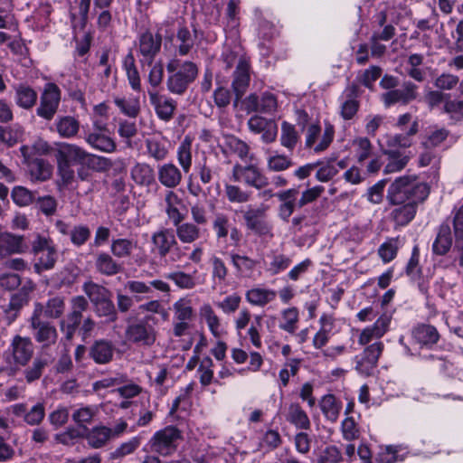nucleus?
Listing matches in <instances>:
<instances>
[{"label":"nucleus","instance_id":"nucleus-35","mask_svg":"<svg viewBox=\"0 0 463 463\" xmlns=\"http://www.w3.org/2000/svg\"><path fill=\"white\" fill-rule=\"evenodd\" d=\"M33 289V286L30 283L29 286H24L19 292L12 296L7 310L8 324L16 318L19 310L28 303L29 293Z\"/></svg>","mask_w":463,"mask_h":463},{"label":"nucleus","instance_id":"nucleus-17","mask_svg":"<svg viewBox=\"0 0 463 463\" xmlns=\"http://www.w3.org/2000/svg\"><path fill=\"white\" fill-rule=\"evenodd\" d=\"M392 316L388 313L381 315L377 320L369 326L364 328L359 335L358 344L365 345L374 339H380L389 330Z\"/></svg>","mask_w":463,"mask_h":463},{"label":"nucleus","instance_id":"nucleus-63","mask_svg":"<svg viewBox=\"0 0 463 463\" xmlns=\"http://www.w3.org/2000/svg\"><path fill=\"white\" fill-rule=\"evenodd\" d=\"M399 239L390 238L378 248V255L384 263L392 261L397 255Z\"/></svg>","mask_w":463,"mask_h":463},{"label":"nucleus","instance_id":"nucleus-21","mask_svg":"<svg viewBox=\"0 0 463 463\" xmlns=\"http://www.w3.org/2000/svg\"><path fill=\"white\" fill-rule=\"evenodd\" d=\"M199 316L201 320L207 325L209 331L214 338L222 339L227 334L221 318L209 303H204L200 307Z\"/></svg>","mask_w":463,"mask_h":463},{"label":"nucleus","instance_id":"nucleus-47","mask_svg":"<svg viewBox=\"0 0 463 463\" xmlns=\"http://www.w3.org/2000/svg\"><path fill=\"white\" fill-rule=\"evenodd\" d=\"M195 38V34H193L187 27H179L175 37L177 53L181 56L187 55L194 47Z\"/></svg>","mask_w":463,"mask_h":463},{"label":"nucleus","instance_id":"nucleus-39","mask_svg":"<svg viewBox=\"0 0 463 463\" xmlns=\"http://www.w3.org/2000/svg\"><path fill=\"white\" fill-rule=\"evenodd\" d=\"M131 179L140 186H150L155 183V172L146 163H137L130 170Z\"/></svg>","mask_w":463,"mask_h":463},{"label":"nucleus","instance_id":"nucleus-24","mask_svg":"<svg viewBox=\"0 0 463 463\" xmlns=\"http://www.w3.org/2000/svg\"><path fill=\"white\" fill-rule=\"evenodd\" d=\"M285 420L297 430H308L311 428L310 419L298 402L288 404L285 411Z\"/></svg>","mask_w":463,"mask_h":463},{"label":"nucleus","instance_id":"nucleus-25","mask_svg":"<svg viewBox=\"0 0 463 463\" xmlns=\"http://www.w3.org/2000/svg\"><path fill=\"white\" fill-rule=\"evenodd\" d=\"M298 194L297 188L287 189L276 194L277 198L281 202L279 207V216L281 220L288 222L295 209L298 208Z\"/></svg>","mask_w":463,"mask_h":463},{"label":"nucleus","instance_id":"nucleus-40","mask_svg":"<svg viewBox=\"0 0 463 463\" xmlns=\"http://www.w3.org/2000/svg\"><path fill=\"white\" fill-rule=\"evenodd\" d=\"M175 227V237L184 244H191L201 237V229L193 222H179L173 224Z\"/></svg>","mask_w":463,"mask_h":463},{"label":"nucleus","instance_id":"nucleus-1","mask_svg":"<svg viewBox=\"0 0 463 463\" xmlns=\"http://www.w3.org/2000/svg\"><path fill=\"white\" fill-rule=\"evenodd\" d=\"M430 194V186L416 175L396 178L387 190V200L391 204H401L409 201L423 203Z\"/></svg>","mask_w":463,"mask_h":463},{"label":"nucleus","instance_id":"nucleus-46","mask_svg":"<svg viewBox=\"0 0 463 463\" xmlns=\"http://www.w3.org/2000/svg\"><path fill=\"white\" fill-rule=\"evenodd\" d=\"M30 176L33 181L44 182L52 175V166L46 160L36 158L29 164Z\"/></svg>","mask_w":463,"mask_h":463},{"label":"nucleus","instance_id":"nucleus-22","mask_svg":"<svg viewBox=\"0 0 463 463\" xmlns=\"http://www.w3.org/2000/svg\"><path fill=\"white\" fill-rule=\"evenodd\" d=\"M23 235H16L11 232H0V260L12 254H20L26 250Z\"/></svg>","mask_w":463,"mask_h":463},{"label":"nucleus","instance_id":"nucleus-3","mask_svg":"<svg viewBox=\"0 0 463 463\" xmlns=\"http://www.w3.org/2000/svg\"><path fill=\"white\" fill-rule=\"evenodd\" d=\"M34 346L31 338L14 335L10 345L4 353L5 361L10 367L0 368V372L6 371L8 375H13L20 367H24L33 358Z\"/></svg>","mask_w":463,"mask_h":463},{"label":"nucleus","instance_id":"nucleus-58","mask_svg":"<svg viewBox=\"0 0 463 463\" xmlns=\"http://www.w3.org/2000/svg\"><path fill=\"white\" fill-rule=\"evenodd\" d=\"M298 141V134L294 125L283 121L281 124L280 144L289 151L294 150Z\"/></svg>","mask_w":463,"mask_h":463},{"label":"nucleus","instance_id":"nucleus-36","mask_svg":"<svg viewBox=\"0 0 463 463\" xmlns=\"http://www.w3.org/2000/svg\"><path fill=\"white\" fill-rule=\"evenodd\" d=\"M89 156L90 154L80 146L74 144L63 143L57 151L56 160H65L66 162L72 160L83 163Z\"/></svg>","mask_w":463,"mask_h":463},{"label":"nucleus","instance_id":"nucleus-33","mask_svg":"<svg viewBox=\"0 0 463 463\" xmlns=\"http://www.w3.org/2000/svg\"><path fill=\"white\" fill-rule=\"evenodd\" d=\"M38 99L35 90L27 84H18L14 87L15 104L25 110L33 109Z\"/></svg>","mask_w":463,"mask_h":463},{"label":"nucleus","instance_id":"nucleus-50","mask_svg":"<svg viewBox=\"0 0 463 463\" xmlns=\"http://www.w3.org/2000/svg\"><path fill=\"white\" fill-rule=\"evenodd\" d=\"M137 247V241L126 238H118L111 241L110 251L119 259L128 258Z\"/></svg>","mask_w":463,"mask_h":463},{"label":"nucleus","instance_id":"nucleus-18","mask_svg":"<svg viewBox=\"0 0 463 463\" xmlns=\"http://www.w3.org/2000/svg\"><path fill=\"white\" fill-rule=\"evenodd\" d=\"M383 350V344L382 342H375L367 346L362 354L360 360L357 361L355 369L364 375L372 374L373 369L376 367L379 357Z\"/></svg>","mask_w":463,"mask_h":463},{"label":"nucleus","instance_id":"nucleus-8","mask_svg":"<svg viewBox=\"0 0 463 463\" xmlns=\"http://www.w3.org/2000/svg\"><path fill=\"white\" fill-rule=\"evenodd\" d=\"M232 178L236 182H241L257 190H261L269 185V178L255 164H235L232 167Z\"/></svg>","mask_w":463,"mask_h":463},{"label":"nucleus","instance_id":"nucleus-5","mask_svg":"<svg viewBox=\"0 0 463 463\" xmlns=\"http://www.w3.org/2000/svg\"><path fill=\"white\" fill-rule=\"evenodd\" d=\"M43 313V305L39 302L35 303L33 312L30 317V326L34 339L43 346H50L56 342L58 334L55 326L41 319Z\"/></svg>","mask_w":463,"mask_h":463},{"label":"nucleus","instance_id":"nucleus-45","mask_svg":"<svg viewBox=\"0 0 463 463\" xmlns=\"http://www.w3.org/2000/svg\"><path fill=\"white\" fill-rule=\"evenodd\" d=\"M98 272L105 276H113L121 271L122 268L112 256L107 252H99L95 260Z\"/></svg>","mask_w":463,"mask_h":463},{"label":"nucleus","instance_id":"nucleus-62","mask_svg":"<svg viewBox=\"0 0 463 463\" xmlns=\"http://www.w3.org/2000/svg\"><path fill=\"white\" fill-rule=\"evenodd\" d=\"M165 278L172 280L181 289H192L197 283L194 277L184 271H174L165 275Z\"/></svg>","mask_w":463,"mask_h":463},{"label":"nucleus","instance_id":"nucleus-44","mask_svg":"<svg viewBox=\"0 0 463 463\" xmlns=\"http://www.w3.org/2000/svg\"><path fill=\"white\" fill-rule=\"evenodd\" d=\"M412 335L419 344L427 346L436 344L439 339L436 327L426 324L417 326L412 331Z\"/></svg>","mask_w":463,"mask_h":463},{"label":"nucleus","instance_id":"nucleus-29","mask_svg":"<svg viewBox=\"0 0 463 463\" xmlns=\"http://www.w3.org/2000/svg\"><path fill=\"white\" fill-rule=\"evenodd\" d=\"M318 405L326 420L335 422L338 420L343 404L334 394L323 395L318 402Z\"/></svg>","mask_w":463,"mask_h":463},{"label":"nucleus","instance_id":"nucleus-53","mask_svg":"<svg viewBox=\"0 0 463 463\" xmlns=\"http://www.w3.org/2000/svg\"><path fill=\"white\" fill-rule=\"evenodd\" d=\"M114 103L128 117L136 118L140 111L139 98L136 96L116 97Z\"/></svg>","mask_w":463,"mask_h":463},{"label":"nucleus","instance_id":"nucleus-20","mask_svg":"<svg viewBox=\"0 0 463 463\" xmlns=\"http://www.w3.org/2000/svg\"><path fill=\"white\" fill-rule=\"evenodd\" d=\"M183 170L173 162H167L157 165L158 182L167 190H174L183 180Z\"/></svg>","mask_w":463,"mask_h":463},{"label":"nucleus","instance_id":"nucleus-51","mask_svg":"<svg viewBox=\"0 0 463 463\" xmlns=\"http://www.w3.org/2000/svg\"><path fill=\"white\" fill-rule=\"evenodd\" d=\"M231 261L234 269L241 274L249 276L250 275L257 265L259 260L251 259L247 255H241L239 253H231Z\"/></svg>","mask_w":463,"mask_h":463},{"label":"nucleus","instance_id":"nucleus-59","mask_svg":"<svg viewBox=\"0 0 463 463\" xmlns=\"http://www.w3.org/2000/svg\"><path fill=\"white\" fill-rule=\"evenodd\" d=\"M141 444V438L138 436L132 437L128 440L121 443L113 451L110 452L111 459H120L124 457L134 453Z\"/></svg>","mask_w":463,"mask_h":463},{"label":"nucleus","instance_id":"nucleus-9","mask_svg":"<svg viewBox=\"0 0 463 463\" xmlns=\"http://www.w3.org/2000/svg\"><path fill=\"white\" fill-rule=\"evenodd\" d=\"M335 137V128L330 123H326L323 134L318 124H309L306 129L305 146L313 149L315 153H320L327 149Z\"/></svg>","mask_w":463,"mask_h":463},{"label":"nucleus","instance_id":"nucleus-13","mask_svg":"<svg viewBox=\"0 0 463 463\" xmlns=\"http://www.w3.org/2000/svg\"><path fill=\"white\" fill-rule=\"evenodd\" d=\"M267 207L261 205L258 208L248 206L243 213V220L248 230L259 236L272 237V225L265 220Z\"/></svg>","mask_w":463,"mask_h":463},{"label":"nucleus","instance_id":"nucleus-55","mask_svg":"<svg viewBox=\"0 0 463 463\" xmlns=\"http://www.w3.org/2000/svg\"><path fill=\"white\" fill-rule=\"evenodd\" d=\"M174 320L192 322L194 308L191 299L181 298L173 304Z\"/></svg>","mask_w":463,"mask_h":463},{"label":"nucleus","instance_id":"nucleus-60","mask_svg":"<svg viewBox=\"0 0 463 463\" xmlns=\"http://www.w3.org/2000/svg\"><path fill=\"white\" fill-rule=\"evenodd\" d=\"M343 439L347 441L358 439L361 434L360 427L354 416H346L341 423Z\"/></svg>","mask_w":463,"mask_h":463},{"label":"nucleus","instance_id":"nucleus-27","mask_svg":"<svg viewBox=\"0 0 463 463\" xmlns=\"http://www.w3.org/2000/svg\"><path fill=\"white\" fill-rule=\"evenodd\" d=\"M419 203L409 201L401 204H392L395 207L390 213L391 220L398 226L407 225L415 217Z\"/></svg>","mask_w":463,"mask_h":463},{"label":"nucleus","instance_id":"nucleus-52","mask_svg":"<svg viewBox=\"0 0 463 463\" xmlns=\"http://www.w3.org/2000/svg\"><path fill=\"white\" fill-rule=\"evenodd\" d=\"M299 321V312L296 307L285 308L281 311L279 328L288 334H295Z\"/></svg>","mask_w":463,"mask_h":463},{"label":"nucleus","instance_id":"nucleus-56","mask_svg":"<svg viewBox=\"0 0 463 463\" xmlns=\"http://www.w3.org/2000/svg\"><path fill=\"white\" fill-rule=\"evenodd\" d=\"M418 132V121L413 120L406 134L388 136L387 146L389 147H409L411 145V137Z\"/></svg>","mask_w":463,"mask_h":463},{"label":"nucleus","instance_id":"nucleus-26","mask_svg":"<svg viewBox=\"0 0 463 463\" xmlns=\"http://www.w3.org/2000/svg\"><path fill=\"white\" fill-rule=\"evenodd\" d=\"M114 345L105 339L96 340L90 347L89 355L98 364H106L112 361Z\"/></svg>","mask_w":463,"mask_h":463},{"label":"nucleus","instance_id":"nucleus-14","mask_svg":"<svg viewBox=\"0 0 463 463\" xmlns=\"http://www.w3.org/2000/svg\"><path fill=\"white\" fill-rule=\"evenodd\" d=\"M359 87L353 83L348 85L338 99V113L345 121H351L356 117L359 108Z\"/></svg>","mask_w":463,"mask_h":463},{"label":"nucleus","instance_id":"nucleus-48","mask_svg":"<svg viewBox=\"0 0 463 463\" xmlns=\"http://www.w3.org/2000/svg\"><path fill=\"white\" fill-rule=\"evenodd\" d=\"M24 134V129L19 124H13L6 127L0 125V143L5 145L7 147H12L20 142Z\"/></svg>","mask_w":463,"mask_h":463},{"label":"nucleus","instance_id":"nucleus-11","mask_svg":"<svg viewBox=\"0 0 463 463\" xmlns=\"http://www.w3.org/2000/svg\"><path fill=\"white\" fill-rule=\"evenodd\" d=\"M162 46V35L159 33H154L149 30L138 34L136 41V47L141 56V62L151 65L160 52Z\"/></svg>","mask_w":463,"mask_h":463},{"label":"nucleus","instance_id":"nucleus-30","mask_svg":"<svg viewBox=\"0 0 463 463\" xmlns=\"http://www.w3.org/2000/svg\"><path fill=\"white\" fill-rule=\"evenodd\" d=\"M452 247L451 229L448 222L439 225L437 236L432 243V251L435 255L444 256Z\"/></svg>","mask_w":463,"mask_h":463},{"label":"nucleus","instance_id":"nucleus-57","mask_svg":"<svg viewBox=\"0 0 463 463\" xmlns=\"http://www.w3.org/2000/svg\"><path fill=\"white\" fill-rule=\"evenodd\" d=\"M82 290L88 296L93 306L102 301L109 296H111L110 291L107 288L92 281L85 282L82 286Z\"/></svg>","mask_w":463,"mask_h":463},{"label":"nucleus","instance_id":"nucleus-4","mask_svg":"<svg viewBox=\"0 0 463 463\" xmlns=\"http://www.w3.org/2000/svg\"><path fill=\"white\" fill-rule=\"evenodd\" d=\"M152 250L160 258L171 253L172 261H180L185 255V247H181L172 229L161 228L151 236Z\"/></svg>","mask_w":463,"mask_h":463},{"label":"nucleus","instance_id":"nucleus-54","mask_svg":"<svg viewBox=\"0 0 463 463\" xmlns=\"http://www.w3.org/2000/svg\"><path fill=\"white\" fill-rule=\"evenodd\" d=\"M38 258L33 264L34 271L41 274L43 271L52 269L58 260L57 248L49 250L47 251L40 252Z\"/></svg>","mask_w":463,"mask_h":463},{"label":"nucleus","instance_id":"nucleus-34","mask_svg":"<svg viewBox=\"0 0 463 463\" xmlns=\"http://www.w3.org/2000/svg\"><path fill=\"white\" fill-rule=\"evenodd\" d=\"M248 71L249 68L247 62L240 59L232 81V89L236 94L235 105L248 88L250 82V74Z\"/></svg>","mask_w":463,"mask_h":463},{"label":"nucleus","instance_id":"nucleus-15","mask_svg":"<svg viewBox=\"0 0 463 463\" xmlns=\"http://www.w3.org/2000/svg\"><path fill=\"white\" fill-rule=\"evenodd\" d=\"M417 86L411 82H404L401 89H394L384 92L381 96V100L386 108L400 103L407 105L417 98Z\"/></svg>","mask_w":463,"mask_h":463},{"label":"nucleus","instance_id":"nucleus-16","mask_svg":"<svg viewBox=\"0 0 463 463\" xmlns=\"http://www.w3.org/2000/svg\"><path fill=\"white\" fill-rule=\"evenodd\" d=\"M247 125L250 132L261 134L263 143L269 144L277 138L278 126L274 120L255 115L249 118Z\"/></svg>","mask_w":463,"mask_h":463},{"label":"nucleus","instance_id":"nucleus-12","mask_svg":"<svg viewBox=\"0 0 463 463\" xmlns=\"http://www.w3.org/2000/svg\"><path fill=\"white\" fill-rule=\"evenodd\" d=\"M89 307V302L83 296L73 297L71 300V312L61 320L60 326L67 340L72 339L79 326L82 313Z\"/></svg>","mask_w":463,"mask_h":463},{"label":"nucleus","instance_id":"nucleus-23","mask_svg":"<svg viewBox=\"0 0 463 463\" xmlns=\"http://www.w3.org/2000/svg\"><path fill=\"white\" fill-rule=\"evenodd\" d=\"M151 105L154 107L157 117L165 121H169L175 113V101L164 95H160L155 90H148Z\"/></svg>","mask_w":463,"mask_h":463},{"label":"nucleus","instance_id":"nucleus-6","mask_svg":"<svg viewBox=\"0 0 463 463\" xmlns=\"http://www.w3.org/2000/svg\"><path fill=\"white\" fill-rule=\"evenodd\" d=\"M61 100V91L53 82H48L44 85L40 95V102L36 108V115L47 121L53 119L58 112Z\"/></svg>","mask_w":463,"mask_h":463},{"label":"nucleus","instance_id":"nucleus-10","mask_svg":"<svg viewBox=\"0 0 463 463\" xmlns=\"http://www.w3.org/2000/svg\"><path fill=\"white\" fill-rule=\"evenodd\" d=\"M181 439V432L173 426L156 431L150 439L151 449L161 456L173 454Z\"/></svg>","mask_w":463,"mask_h":463},{"label":"nucleus","instance_id":"nucleus-28","mask_svg":"<svg viewBox=\"0 0 463 463\" xmlns=\"http://www.w3.org/2000/svg\"><path fill=\"white\" fill-rule=\"evenodd\" d=\"M183 200L174 190H166L165 194V211L172 224L182 222L185 216L181 213L179 206Z\"/></svg>","mask_w":463,"mask_h":463},{"label":"nucleus","instance_id":"nucleus-42","mask_svg":"<svg viewBox=\"0 0 463 463\" xmlns=\"http://www.w3.org/2000/svg\"><path fill=\"white\" fill-rule=\"evenodd\" d=\"M54 125L57 133L62 138L74 137L80 130V122L72 116L58 117Z\"/></svg>","mask_w":463,"mask_h":463},{"label":"nucleus","instance_id":"nucleus-41","mask_svg":"<svg viewBox=\"0 0 463 463\" xmlns=\"http://www.w3.org/2000/svg\"><path fill=\"white\" fill-rule=\"evenodd\" d=\"M193 137L185 136L176 150L177 162L184 174L190 172L193 164L192 156Z\"/></svg>","mask_w":463,"mask_h":463},{"label":"nucleus","instance_id":"nucleus-2","mask_svg":"<svg viewBox=\"0 0 463 463\" xmlns=\"http://www.w3.org/2000/svg\"><path fill=\"white\" fill-rule=\"evenodd\" d=\"M167 89L175 94H183L198 75L197 65L190 61L171 59L166 65Z\"/></svg>","mask_w":463,"mask_h":463},{"label":"nucleus","instance_id":"nucleus-61","mask_svg":"<svg viewBox=\"0 0 463 463\" xmlns=\"http://www.w3.org/2000/svg\"><path fill=\"white\" fill-rule=\"evenodd\" d=\"M353 146L354 147L357 162L360 164L364 162L372 155L373 145L367 137H356L353 140Z\"/></svg>","mask_w":463,"mask_h":463},{"label":"nucleus","instance_id":"nucleus-49","mask_svg":"<svg viewBox=\"0 0 463 463\" xmlns=\"http://www.w3.org/2000/svg\"><path fill=\"white\" fill-rule=\"evenodd\" d=\"M88 444L94 449H99L111 439L109 428L97 426L90 430L86 434Z\"/></svg>","mask_w":463,"mask_h":463},{"label":"nucleus","instance_id":"nucleus-19","mask_svg":"<svg viewBox=\"0 0 463 463\" xmlns=\"http://www.w3.org/2000/svg\"><path fill=\"white\" fill-rule=\"evenodd\" d=\"M261 263L265 271L270 276H276L286 269L292 263L290 256L279 252L278 250H269L266 257L261 260Z\"/></svg>","mask_w":463,"mask_h":463},{"label":"nucleus","instance_id":"nucleus-64","mask_svg":"<svg viewBox=\"0 0 463 463\" xmlns=\"http://www.w3.org/2000/svg\"><path fill=\"white\" fill-rule=\"evenodd\" d=\"M344 461L342 450L336 445H328L323 449L317 458V463H341Z\"/></svg>","mask_w":463,"mask_h":463},{"label":"nucleus","instance_id":"nucleus-38","mask_svg":"<svg viewBox=\"0 0 463 463\" xmlns=\"http://www.w3.org/2000/svg\"><path fill=\"white\" fill-rule=\"evenodd\" d=\"M453 230L455 236L454 251L459 258L460 265H463V204L453 210Z\"/></svg>","mask_w":463,"mask_h":463},{"label":"nucleus","instance_id":"nucleus-7","mask_svg":"<svg viewBox=\"0 0 463 463\" xmlns=\"http://www.w3.org/2000/svg\"><path fill=\"white\" fill-rule=\"evenodd\" d=\"M152 316H146L141 320L128 325L125 331L126 339L133 344L151 346L156 340V331L149 325L154 321Z\"/></svg>","mask_w":463,"mask_h":463},{"label":"nucleus","instance_id":"nucleus-43","mask_svg":"<svg viewBox=\"0 0 463 463\" xmlns=\"http://www.w3.org/2000/svg\"><path fill=\"white\" fill-rule=\"evenodd\" d=\"M267 169L269 172L286 171L293 165L291 158L269 148L265 150Z\"/></svg>","mask_w":463,"mask_h":463},{"label":"nucleus","instance_id":"nucleus-32","mask_svg":"<svg viewBox=\"0 0 463 463\" xmlns=\"http://www.w3.org/2000/svg\"><path fill=\"white\" fill-rule=\"evenodd\" d=\"M84 139L93 149L104 153H112L116 150V143L107 133L87 132Z\"/></svg>","mask_w":463,"mask_h":463},{"label":"nucleus","instance_id":"nucleus-37","mask_svg":"<svg viewBox=\"0 0 463 463\" xmlns=\"http://www.w3.org/2000/svg\"><path fill=\"white\" fill-rule=\"evenodd\" d=\"M224 145L230 152L235 154L244 162H252L255 159V156L250 152V148L249 145L235 136H226Z\"/></svg>","mask_w":463,"mask_h":463},{"label":"nucleus","instance_id":"nucleus-31","mask_svg":"<svg viewBox=\"0 0 463 463\" xmlns=\"http://www.w3.org/2000/svg\"><path fill=\"white\" fill-rule=\"evenodd\" d=\"M277 292L274 289L261 287H254L245 293L246 301L251 306L263 307L274 301Z\"/></svg>","mask_w":463,"mask_h":463}]
</instances>
